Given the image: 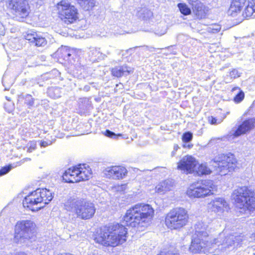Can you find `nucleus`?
I'll return each mask as SVG.
<instances>
[{"label":"nucleus","instance_id":"36","mask_svg":"<svg viewBox=\"0 0 255 255\" xmlns=\"http://www.w3.org/2000/svg\"><path fill=\"white\" fill-rule=\"evenodd\" d=\"M104 134L107 137L112 138L114 139H117L119 136H122L121 134H120V133L116 134L115 132H114L109 129H107L105 131Z\"/></svg>","mask_w":255,"mask_h":255},{"label":"nucleus","instance_id":"21","mask_svg":"<svg viewBox=\"0 0 255 255\" xmlns=\"http://www.w3.org/2000/svg\"><path fill=\"white\" fill-rule=\"evenodd\" d=\"M57 54L60 58L63 59L65 61L72 63L74 60L75 52L73 50L67 47H62L57 51Z\"/></svg>","mask_w":255,"mask_h":255},{"label":"nucleus","instance_id":"16","mask_svg":"<svg viewBox=\"0 0 255 255\" xmlns=\"http://www.w3.org/2000/svg\"><path fill=\"white\" fill-rule=\"evenodd\" d=\"M208 242L207 239L197 237L196 236H193L191 244L189 248L191 252L193 254L200 253L204 252V249Z\"/></svg>","mask_w":255,"mask_h":255},{"label":"nucleus","instance_id":"3","mask_svg":"<svg viewBox=\"0 0 255 255\" xmlns=\"http://www.w3.org/2000/svg\"><path fill=\"white\" fill-rule=\"evenodd\" d=\"M232 197L240 209V213L248 214L255 210V193L250 187H239L233 191Z\"/></svg>","mask_w":255,"mask_h":255},{"label":"nucleus","instance_id":"54","mask_svg":"<svg viewBox=\"0 0 255 255\" xmlns=\"http://www.w3.org/2000/svg\"><path fill=\"white\" fill-rule=\"evenodd\" d=\"M174 154H175V151H173L172 152V156H173V155H174Z\"/></svg>","mask_w":255,"mask_h":255},{"label":"nucleus","instance_id":"42","mask_svg":"<svg viewBox=\"0 0 255 255\" xmlns=\"http://www.w3.org/2000/svg\"><path fill=\"white\" fill-rule=\"evenodd\" d=\"M230 76L232 78H236L240 76V73L236 69H234L230 73Z\"/></svg>","mask_w":255,"mask_h":255},{"label":"nucleus","instance_id":"49","mask_svg":"<svg viewBox=\"0 0 255 255\" xmlns=\"http://www.w3.org/2000/svg\"><path fill=\"white\" fill-rule=\"evenodd\" d=\"M146 47L148 48V50L149 51H150V52H154L156 51V50L157 49L156 48L153 47H148V46H146Z\"/></svg>","mask_w":255,"mask_h":255},{"label":"nucleus","instance_id":"26","mask_svg":"<svg viewBox=\"0 0 255 255\" xmlns=\"http://www.w3.org/2000/svg\"><path fill=\"white\" fill-rule=\"evenodd\" d=\"M197 2L196 5L192 9L197 17L201 19L205 16V13L203 8V4L200 1Z\"/></svg>","mask_w":255,"mask_h":255},{"label":"nucleus","instance_id":"52","mask_svg":"<svg viewBox=\"0 0 255 255\" xmlns=\"http://www.w3.org/2000/svg\"><path fill=\"white\" fill-rule=\"evenodd\" d=\"M178 148H179V147H178V145L175 144L174 145V150L175 151H176L178 149Z\"/></svg>","mask_w":255,"mask_h":255},{"label":"nucleus","instance_id":"14","mask_svg":"<svg viewBox=\"0 0 255 255\" xmlns=\"http://www.w3.org/2000/svg\"><path fill=\"white\" fill-rule=\"evenodd\" d=\"M255 128V118H249L242 122L236 129L232 131V134L235 137H239L246 134Z\"/></svg>","mask_w":255,"mask_h":255},{"label":"nucleus","instance_id":"9","mask_svg":"<svg viewBox=\"0 0 255 255\" xmlns=\"http://www.w3.org/2000/svg\"><path fill=\"white\" fill-rule=\"evenodd\" d=\"M211 181L195 182L191 184L187 190V195L191 198H203L212 194Z\"/></svg>","mask_w":255,"mask_h":255},{"label":"nucleus","instance_id":"7","mask_svg":"<svg viewBox=\"0 0 255 255\" xmlns=\"http://www.w3.org/2000/svg\"><path fill=\"white\" fill-rule=\"evenodd\" d=\"M188 216L186 211L182 208L170 211L165 218V224L171 230L183 227L187 222Z\"/></svg>","mask_w":255,"mask_h":255},{"label":"nucleus","instance_id":"34","mask_svg":"<svg viewBox=\"0 0 255 255\" xmlns=\"http://www.w3.org/2000/svg\"><path fill=\"white\" fill-rule=\"evenodd\" d=\"M221 30V26L219 24H214L210 25L207 28L208 32L212 33H216Z\"/></svg>","mask_w":255,"mask_h":255},{"label":"nucleus","instance_id":"46","mask_svg":"<svg viewBox=\"0 0 255 255\" xmlns=\"http://www.w3.org/2000/svg\"><path fill=\"white\" fill-rule=\"evenodd\" d=\"M199 0H188V3L192 6V8L196 5L197 2H199Z\"/></svg>","mask_w":255,"mask_h":255},{"label":"nucleus","instance_id":"50","mask_svg":"<svg viewBox=\"0 0 255 255\" xmlns=\"http://www.w3.org/2000/svg\"><path fill=\"white\" fill-rule=\"evenodd\" d=\"M183 146L185 148L187 147L189 149H191V148L193 147V145L192 144H188L187 145L184 144Z\"/></svg>","mask_w":255,"mask_h":255},{"label":"nucleus","instance_id":"2","mask_svg":"<svg viewBox=\"0 0 255 255\" xmlns=\"http://www.w3.org/2000/svg\"><path fill=\"white\" fill-rule=\"evenodd\" d=\"M64 207L67 211L74 213L82 220L92 218L96 212L94 204L84 198L69 197L64 203Z\"/></svg>","mask_w":255,"mask_h":255},{"label":"nucleus","instance_id":"1","mask_svg":"<svg viewBox=\"0 0 255 255\" xmlns=\"http://www.w3.org/2000/svg\"><path fill=\"white\" fill-rule=\"evenodd\" d=\"M153 214L154 210L149 204H136L127 211L124 217L125 225L114 223L101 227L94 240L105 247H115L122 244L127 241L126 225L142 230V228L149 225Z\"/></svg>","mask_w":255,"mask_h":255},{"label":"nucleus","instance_id":"51","mask_svg":"<svg viewBox=\"0 0 255 255\" xmlns=\"http://www.w3.org/2000/svg\"><path fill=\"white\" fill-rule=\"evenodd\" d=\"M251 239V240H250V242H252L254 240L255 241V233H254L252 234Z\"/></svg>","mask_w":255,"mask_h":255},{"label":"nucleus","instance_id":"15","mask_svg":"<svg viewBox=\"0 0 255 255\" xmlns=\"http://www.w3.org/2000/svg\"><path fill=\"white\" fill-rule=\"evenodd\" d=\"M127 173V170L122 166L108 167L105 171L106 176L109 178L120 179L123 178Z\"/></svg>","mask_w":255,"mask_h":255},{"label":"nucleus","instance_id":"5","mask_svg":"<svg viewBox=\"0 0 255 255\" xmlns=\"http://www.w3.org/2000/svg\"><path fill=\"white\" fill-rule=\"evenodd\" d=\"M35 224L30 220L17 222L15 226L14 242L23 246H29L32 241L35 240Z\"/></svg>","mask_w":255,"mask_h":255},{"label":"nucleus","instance_id":"13","mask_svg":"<svg viewBox=\"0 0 255 255\" xmlns=\"http://www.w3.org/2000/svg\"><path fill=\"white\" fill-rule=\"evenodd\" d=\"M197 164V161L195 158L191 155H186L179 161L177 167L187 173H191L194 171Z\"/></svg>","mask_w":255,"mask_h":255},{"label":"nucleus","instance_id":"40","mask_svg":"<svg viewBox=\"0 0 255 255\" xmlns=\"http://www.w3.org/2000/svg\"><path fill=\"white\" fill-rule=\"evenodd\" d=\"M222 121V119H217L213 116H210L208 117V122L211 125H217L221 123Z\"/></svg>","mask_w":255,"mask_h":255},{"label":"nucleus","instance_id":"39","mask_svg":"<svg viewBox=\"0 0 255 255\" xmlns=\"http://www.w3.org/2000/svg\"><path fill=\"white\" fill-rule=\"evenodd\" d=\"M13 167L11 166V164L7 165L2 167L0 169V176L4 175L7 173Z\"/></svg>","mask_w":255,"mask_h":255},{"label":"nucleus","instance_id":"32","mask_svg":"<svg viewBox=\"0 0 255 255\" xmlns=\"http://www.w3.org/2000/svg\"><path fill=\"white\" fill-rule=\"evenodd\" d=\"M178 7L180 11L184 15H187L190 14L191 11L190 8L185 3H179L178 4Z\"/></svg>","mask_w":255,"mask_h":255},{"label":"nucleus","instance_id":"10","mask_svg":"<svg viewBox=\"0 0 255 255\" xmlns=\"http://www.w3.org/2000/svg\"><path fill=\"white\" fill-rule=\"evenodd\" d=\"M215 167L220 171L228 170L232 172L237 167V159L234 154L229 153L227 154H221L214 159Z\"/></svg>","mask_w":255,"mask_h":255},{"label":"nucleus","instance_id":"45","mask_svg":"<svg viewBox=\"0 0 255 255\" xmlns=\"http://www.w3.org/2000/svg\"><path fill=\"white\" fill-rule=\"evenodd\" d=\"M199 0H188V3L192 6V8L196 5L197 2H199Z\"/></svg>","mask_w":255,"mask_h":255},{"label":"nucleus","instance_id":"19","mask_svg":"<svg viewBox=\"0 0 255 255\" xmlns=\"http://www.w3.org/2000/svg\"><path fill=\"white\" fill-rule=\"evenodd\" d=\"M210 204L212 205V211L217 213L223 212L228 208V204L223 198H216Z\"/></svg>","mask_w":255,"mask_h":255},{"label":"nucleus","instance_id":"4","mask_svg":"<svg viewBox=\"0 0 255 255\" xmlns=\"http://www.w3.org/2000/svg\"><path fill=\"white\" fill-rule=\"evenodd\" d=\"M53 194L49 189L38 188L24 198L23 206L33 211H38L52 200Z\"/></svg>","mask_w":255,"mask_h":255},{"label":"nucleus","instance_id":"12","mask_svg":"<svg viewBox=\"0 0 255 255\" xmlns=\"http://www.w3.org/2000/svg\"><path fill=\"white\" fill-rule=\"evenodd\" d=\"M238 237L234 235H229L225 237L224 234H220L218 238L214 239L212 242V244L221 246V250L226 249L232 247L236 243L238 244Z\"/></svg>","mask_w":255,"mask_h":255},{"label":"nucleus","instance_id":"6","mask_svg":"<svg viewBox=\"0 0 255 255\" xmlns=\"http://www.w3.org/2000/svg\"><path fill=\"white\" fill-rule=\"evenodd\" d=\"M89 168V166H87L85 164L78 165L73 169L69 168L63 173V180L65 182L69 183L87 180L91 174Z\"/></svg>","mask_w":255,"mask_h":255},{"label":"nucleus","instance_id":"20","mask_svg":"<svg viewBox=\"0 0 255 255\" xmlns=\"http://www.w3.org/2000/svg\"><path fill=\"white\" fill-rule=\"evenodd\" d=\"M132 72V68L126 64L116 66L111 70L112 75L117 78L127 76Z\"/></svg>","mask_w":255,"mask_h":255},{"label":"nucleus","instance_id":"41","mask_svg":"<svg viewBox=\"0 0 255 255\" xmlns=\"http://www.w3.org/2000/svg\"><path fill=\"white\" fill-rule=\"evenodd\" d=\"M39 145L41 147H45L48 145H50L52 144V142L51 140H39Z\"/></svg>","mask_w":255,"mask_h":255},{"label":"nucleus","instance_id":"33","mask_svg":"<svg viewBox=\"0 0 255 255\" xmlns=\"http://www.w3.org/2000/svg\"><path fill=\"white\" fill-rule=\"evenodd\" d=\"M193 137V133L191 131H186L182 134V141L186 143H189L192 140Z\"/></svg>","mask_w":255,"mask_h":255},{"label":"nucleus","instance_id":"18","mask_svg":"<svg viewBox=\"0 0 255 255\" xmlns=\"http://www.w3.org/2000/svg\"><path fill=\"white\" fill-rule=\"evenodd\" d=\"M250 1V0H232L230 7L228 10V15L233 17L236 16L240 13L243 7Z\"/></svg>","mask_w":255,"mask_h":255},{"label":"nucleus","instance_id":"47","mask_svg":"<svg viewBox=\"0 0 255 255\" xmlns=\"http://www.w3.org/2000/svg\"><path fill=\"white\" fill-rule=\"evenodd\" d=\"M105 53H104L106 55L105 56H103V58H104V57H107V55H110L111 54V48L110 46L107 47V48L105 50Z\"/></svg>","mask_w":255,"mask_h":255},{"label":"nucleus","instance_id":"27","mask_svg":"<svg viewBox=\"0 0 255 255\" xmlns=\"http://www.w3.org/2000/svg\"><path fill=\"white\" fill-rule=\"evenodd\" d=\"M197 2L196 5L192 9L197 17L201 19L205 16V13L203 8V4L200 1Z\"/></svg>","mask_w":255,"mask_h":255},{"label":"nucleus","instance_id":"11","mask_svg":"<svg viewBox=\"0 0 255 255\" xmlns=\"http://www.w3.org/2000/svg\"><path fill=\"white\" fill-rule=\"evenodd\" d=\"M9 7L13 13L19 18H25L29 13L30 7L26 0H11Z\"/></svg>","mask_w":255,"mask_h":255},{"label":"nucleus","instance_id":"8","mask_svg":"<svg viewBox=\"0 0 255 255\" xmlns=\"http://www.w3.org/2000/svg\"><path fill=\"white\" fill-rule=\"evenodd\" d=\"M59 17L65 24L74 23L78 19V10L69 2L62 0L57 4Z\"/></svg>","mask_w":255,"mask_h":255},{"label":"nucleus","instance_id":"53","mask_svg":"<svg viewBox=\"0 0 255 255\" xmlns=\"http://www.w3.org/2000/svg\"><path fill=\"white\" fill-rule=\"evenodd\" d=\"M23 160H24V161H30L31 159L30 158H25L23 159Z\"/></svg>","mask_w":255,"mask_h":255},{"label":"nucleus","instance_id":"24","mask_svg":"<svg viewBox=\"0 0 255 255\" xmlns=\"http://www.w3.org/2000/svg\"><path fill=\"white\" fill-rule=\"evenodd\" d=\"M242 13L243 17L248 18L251 17L255 11V3L252 1H249L246 5Z\"/></svg>","mask_w":255,"mask_h":255},{"label":"nucleus","instance_id":"35","mask_svg":"<svg viewBox=\"0 0 255 255\" xmlns=\"http://www.w3.org/2000/svg\"><path fill=\"white\" fill-rule=\"evenodd\" d=\"M24 99V103L27 105L32 107L34 105V99L32 98V96L29 94H26L23 96Z\"/></svg>","mask_w":255,"mask_h":255},{"label":"nucleus","instance_id":"17","mask_svg":"<svg viewBox=\"0 0 255 255\" xmlns=\"http://www.w3.org/2000/svg\"><path fill=\"white\" fill-rule=\"evenodd\" d=\"M24 37L25 39L38 47L44 46L47 44V40L45 37L32 30H28Z\"/></svg>","mask_w":255,"mask_h":255},{"label":"nucleus","instance_id":"22","mask_svg":"<svg viewBox=\"0 0 255 255\" xmlns=\"http://www.w3.org/2000/svg\"><path fill=\"white\" fill-rule=\"evenodd\" d=\"M207 226L203 222H198L195 225V233L193 236L200 237L204 239H207L208 234L206 231Z\"/></svg>","mask_w":255,"mask_h":255},{"label":"nucleus","instance_id":"43","mask_svg":"<svg viewBox=\"0 0 255 255\" xmlns=\"http://www.w3.org/2000/svg\"><path fill=\"white\" fill-rule=\"evenodd\" d=\"M178 255V254L173 253L172 251H163L161 252L158 255Z\"/></svg>","mask_w":255,"mask_h":255},{"label":"nucleus","instance_id":"25","mask_svg":"<svg viewBox=\"0 0 255 255\" xmlns=\"http://www.w3.org/2000/svg\"><path fill=\"white\" fill-rule=\"evenodd\" d=\"M232 92L235 95L234 101L236 103H239L242 102L245 97L244 92L239 87H236L232 89Z\"/></svg>","mask_w":255,"mask_h":255},{"label":"nucleus","instance_id":"31","mask_svg":"<svg viewBox=\"0 0 255 255\" xmlns=\"http://www.w3.org/2000/svg\"><path fill=\"white\" fill-rule=\"evenodd\" d=\"M198 175H203L209 174L211 173V170L208 167L206 164H201L198 167V170L196 171Z\"/></svg>","mask_w":255,"mask_h":255},{"label":"nucleus","instance_id":"23","mask_svg":"<svg viewBox=\"0 0 255 255\" xmlns=\"http://www.w3.org/2000/svg\"><path fill=\"white\" fill-rule=\"evenodd\" d=\"M174 183L170 179H167L160 182L156 186L155 190L157 192L163 194L164 192L171 190Z\"/></svg>","mask_w":255,"mask_h":255},{"label":"nucleus","instance_id":"30","mask_svg":"<svg viewBox=\"0 0 255 255\" xmlns=\"http://www.w3.org/2000/svg\"><path fill=\"white\" fill-rule=\"evenodd\" d=\"M47 93L49 96L53 99H57L61 96V89L59 87H51L48 88Z\"/></svg>","mask_w":255,"mask_h":255},{"label":"nucleus","instance_id":"44","mask_svg":"<svg viewBox=\"0 0 255 255\" xmlns=\"http://www.w3.org/2000/svg\"><path fill=\"white\" fill-rule=\"evenodd\" d=\"M5 34V28L3 24L0 22V35H4Z\"/></svg>","mask_w":255,"mask_h":255},{"label":"nucleus","instance_id":"38","mask_svg":"<svg viewBox=\"0 0 255 255\" xmlns=\"http://www.w3.org/2000/svg\"><path fill=\"white\" fill-rule=\"evenodd\" d=\"M141 14L143 15L142 18L144 19L150 18L152 16V11L145 8L141 10Z\"/></svg>","mask_w":255,"mask_h":255},{"label":"nucleus","instance_id":"37","mask_svg":"<svg viewBox=\"0 0 255 255\" xmlns=\"http://www.w3.org/2000/svg\"><path fill=\"white\" fill-rule=\"evenodd\" d=\"M37 147L36 142L35 141H30L28 143L27 146V152H32L33 151L36 149Z\"/></svg>","mask_w":255,"mask_h":255},{"label":"nucleus","instance_id":"28","mask_svg":"<svg viewBox=\"0 0 255 255\" xmlns=\"http://www.w3.org/2000/svg\"><path fill=\"white\" fill-rule=\"evenodd\" d=\"M81 7L85 10H89L95 6V0H76Z\"/></svg>","mask_w":255,"mask_h":255},{"label":"nucleus","instance_id":"48","mask_svg":"<svg viewBox=\"0 0 255 255\" xmlns=\"http://www.w3.org/2000/svg\"><path fill=\"white\" fill-rule=\"evenodd\" d=\"M82 90L84 91H86V92H88L89 91H90V87L89 85H85L83 88L82 89Z\"/></svg>","mask_w":255,"mask_h":255},{"label":"nucleus","instance_id":"29","mask_svg":"<svg viewBox=\"0 0 255 255\" xmlns=\"http://www.w3.org/2000/svg\"><path fill=\"white\" fill-rule=\"evenodd\" d=\"M100 49L95 47H91L90 48V51L89 52V56L91 58H93L94 60L97 59H101L103 58V56L106 55L105 54H103L100 52Z\"/></svg>","mask_w":255,"mask_h":255}]
</instances>
